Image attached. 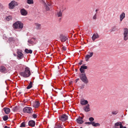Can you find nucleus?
<instances>
[{"mask_svg":"<svg viewBox=\"0 0 128 128\" xmlns=\"http://www.w3.org/2000/svg\"><path fill=\"white\" fill-rule=\"evenodd\" d=\"M20 75L24 78L29 77L30 75V69L28 67L26 68L24 71L20 73Z\"/></svg>","mask_w":128,"mask_h":128,"instance_id":"1","label":"nucleus"},{"mask_svg":"<svg viewBox=\"0 0 128 128\" xmlns=\"http://www.w3.org/2000/svg\"><path fill=\"white\" fill-rule=\"evenodd\" d=\"M23 24L20 21H17L13 24V27L15 29H22L23 28Z\"/></svg>","mask_w":128,"mask_h":128,"instance_id":"2","label":"nucleus"},{"mask_svg":"<svg viewBox=\"0 0 128 128\" xmlns=\"http://www.w3.org/2000/svg\"><path fill=\"white\" fill-rule=\"evenodd\" d=\"M123 40L125 41L128 40V29L125 28H124L123 34Z\"/></svg>","mask_w":128,"mask_h":128,"instance_id":"3","label":"nucleus"},{"mask_svg":"<svg viewBox=\"0 0 128 128\" xmlns=\"http://www.w3.org/2000/svg\"><path fill=\"white\" fill-rule=\"evenodd\" d=\"M80 78L82 82L85 84H87L88 83V80L84 73H82L80 74Z\"/></svg>","mask_w":128,"mask_h":128,"instance_id":"4","label":"nucleus"},{"mask_svg":"<svg viewBox=\"0 0 128 128\" xmlns=\"http://www.w3.org/2000/svg\"><path fill=\"white\" fill-rule=\"evenodd\" d=\"M18 4L14 0L12 1L9 4V8L10 9H13L15 6H17Z\"/></svg>","mask_w":128,"mask_h":128,"instance_id":"5","label":"nucleus"},{"mask_svg":"<svg viewBox=\"0 0 128 128\" xmlns=\"http://www.w3.org/2000/svg\"><path fill=\"white\" fill-rule=\"evenodd\" d=\"M23 111L24 112L30 114L32 113L33 110L31 108L26 107L24 108Z\"/></svg>","mask_w":128,"mask_h":128,"instance_id":"6","label":"nucleus"},{"mask_svg":"<svg viewBox=\"0 0 128 128\" xmlns=\"http://www.w3.org/2000/svg\"><path fill=\"white\" fill-rule=\"evenodd\" d=\"M6 71V68L4 66H0V72L2 73H5Z\"/></svg>","mask_w":128,"mask_h":128,"instance_id":"7","label":"nucleus"},{"mask_svg":"<svg viewBox=\"0 0 128 128\" xmlns=\"http://www.w3.org/2000/svg\"><path fill=\"white\" fill-rule=\"evenodd\" d=\"M34 27L36 30H40L41 28V24L38 23H36L34 24Z\"/></svg>","mask_w":128,"mask_h":128,"instance_id":"8","label":"nucleus"},{"mask_svg":"<svg viewBox=\"0 0 128 128\" xmlns=\"http://www.w3.org/2000/svg\"><path fill=\"white\" fill-rule=\"evenodd\" d=\"M40 104L38 101L34 102L32 103V106L35 108H37L40 106Z\"/></svg>","mask_w":128,"mask_h":128,"instance_id":"9","label":"nucleus"},{"mask_svg":"<svg viewBox=\"0 0 128 128\" xmlns=\"http://www.w3.org/2000/svg\"><path fill=\"white\" fill-rule=\"evenodd\" d=\"M87 68V66H84V65H83L82 66H81L80 68V70L81 72L82 73H84V69H86Z\"/></svg>","mask_w":128,"mask_h":128,"instance_id":"10","label":"nucleus"},{"mask_svg":"<svg viewBox=\"0 0 128 128\" xmlns=\"http://www.w3.org/2000/svg\"><path fill=\"white\" fill-rule=\"evenodd\" d=\"M35 40V38H32L30 40H28V45L30 46L32 45H33L34 43V40Z\"/></svg>","mask_w":128,"mask_h":128,"instance_id":"11","label":"nucleus"},{"mask_svg":"<svg viewBox=\"0 0 128 128\" xmlns=\"http://www.w3.org/2000/svg\"><path fill=\"white\" fill-rule=\"evenodd\" d=\"M20 12L21 14L23 16H26L28 14L27 12L24 9H22L21 10Z\"/></svg>","mask_w":128,"mask_h":128,"instance_id":"12","label":"nucleus"},{"mask_svg":"<svg viewBox=\"0 0 128 128\" xmlns=\"http://www.w3.org/2000/svg\"><path fill=\"white\" fill-rule=\"evenodd\" d=\"M84 110L86 112H88L90 110L89 104H88L84 108Z\"/></svg>","mask_w":128,"mask_h":128,"instance_id":"13","label":"nucleus"},{"mask_svg":"<svg viewBox=\"0 0 128 128\" xmlns=\"http://www.w3.org/2000/svg\"><path fill=\"white\" fill-rule=\"evenodd\" d=\"M88 103V101L84 99H82L81 100L80 103L82 105H84L87 104Z\"/></svg>","mask_w":128,"mask_h":128,"instance_id":"14","label":"nucleus"},{"mask_svg":"<svg viewBox=\"0 0 128 128\" xmlns=\"http://www.w3.org/2000/svg\"><path fill=\"white\" fill-rule=\"evenodd\" d=\"M3 110L6 114H8L10 112V109L8 108H3Z\"/></svg>","mask_w":128,"mask_h":128,"instance_id":"15","label":"nucleus"},{"mask_svg":"<svg viewBox=\"0 0 128 128\" xmlns=\"http://www.w3.org/2000/svg\"><path fill=\"white\" fill-rule=\"evenodd\" d=\"M76 121L79 124H82L84 121L82 120V118L81 117H80L76 119Z\"/></svg>","mask_w":128,"mask_h":128,"instance_id":"16","label":"nucleus"},{"mask_svg":"<svg viewBox=\"0 0 128 128\" xmlns=\"http://www.w3.org/2000/svg\"><path fill=\"white\" fill-rule=\"evenodd\" d=\"M35 122L34 120H30L28 122L29 125L32 127L34 126L35 125Z\"/></svg>","mask_w":128,"mask_h":128,"instance_id":"17","label":"nucleus"},{"mask_svg":"<svg viewBox=\"0 0 128 128\" xmlns=\"http://www.w3.org/2000/svg\"><path fill=\"white\" fill-rule=\"evenodd\" d=\"M125 14L124 12H123L120 15V21H122L123 19L125 18Z\"/></svg>","mask_w":128,"mask_h":128,"instance_id":"18","label":"nucleus"},{"mask_svg":"<svg viewBox=\"0 0 128 128\" xmlns=\"http://www.w3.org/2000/svg\"><path fill=\"white\" fill-rule=\"evenodd\" d=\"M98 37L99 36L98 34H94L92 37V40L94 41L96 39L98 38Z\"/></svg>","mask_w":128,"mask_h":128,"instance_id":"19","label":"nucleus"},{"mask_svg":"<svg viewBox=\"0 0 128 128\" xmlns=\"http://www.w3.org/2000/svg\"><path fill=\"white\" fill-rule=\"evenodd\" d=\"M92 125L94 126H100V124L98 123H95V122H92Z\"/></svg>","mask_w":128,"mask_h":128,"instance_id":"20","label":"nucleus"},{"mask_svg":"<svg viewBox=\"0 0 128 128\" xmlns=\"http://www.w3.org/2000/svg\"><path fill=\"white\" fill-rule=\"evenodd\" d=\"M60 38L62 42H64V36L63 34H60Z\"/></svg>","mask_w":128,"mask_h":128,"instance_id":"21","label":"nucleus"},{"mask_svg":"<svg viewBox=\"0 0 128 128\" xmlns=\"http://www.w3.org/2000/svg\"><path fill=\"white\" fill-rule=\"evenodd\" d=\"M21 50H18L17 52L18 56H22L23 54Z\"/></svg>","mask_w":128,"mask_h":128,"instance_id":"22","label":"nucleus"},{"mask_svg":"<svg viewBox=\"0 0 128 128\" xmlns=\"http://www.w3.org/2000/svg\"><path fill=\"white\" fill-rule=\"evenodd\" d=\"M24 51L25 52L28 54H31L32 52V51L31 50H28L27 49H25Z\"/></svg>","mask_w":128,"mask_h":128,"instance_id":"23","label":"nucleus"},{"mask_svg":"<svg viewBox=\"0 0 128 128\" xmlns=\"http://www.w3.org/2000/svg\"><path fill=\"white\" fill-rule=\"evenodd\" d=\"M60 120L63 122L64 121V114H63L59 116Z\"/></svg>","mask_w":128,"mask_h":128,"instance_id":"24","label":"nucleus"},{"mask_svg":"<svg viewBox=\"0 0 128 128\" xmlns=\"http://www.w3.org/2000/svg\"><path fill=\"white\" fill-rule=\"evenodd\" d=\"M68 112H66L64 113V121L68 119Z\"/></svg>","mask_w":128,"mask_h":128,"instance_id":"25","label":"nucleus"},{"mask_svg":"<svg viewBox=\"0 0 128 128\" xmlns=\"http://www.w3.org/2000/svg\"><path fill=\"white\" fill-rule=\"evenodd\" d=\"M32 82H30L28 85L27 87V89H29L32 87Z\"/></svg>","mask_w":128,"mask_h":128,"instance_id":"26","label":"nucleus"},{"mask_svg":"<svg viewBox=\"0 0 128 128\" xmlns=\"http://www.w3.org/2000/svg\"><path fill=\"white\" fill-rule=\"evenodd\" d=\"M27 2L29 4H32L34 3L33 0H27Z\"/></svg>","mask_w":128,"mask_h":128,"instance_id":"27","label":"nucleus"},{"mask_svg":"<svg viewBox=\"0 0 128 128\" xmlns=\"http://www.w3.org/2000/svg\"><path fill=\"white\" fill-rule=\"evenodd\" d=\"M122 124L121 122H117L115 123V126H121Z\"/></svg>","mask_w":128,"mask_h":128,"instance_id":"28","label":"nucleus"},{"mask_svg":"<svg viewBox=\"0 0 128 128\" xmlns=\"http://www.w3.org/2000/svg\"><path fill=\"white\" fill-rule=\"evenodd\" d=\"M118 112V111L117 110L113 111L112 112V113L113 114H116Z\"/></svg>","mask_w":128,"mask_h":128,"instance_id":"29","label":"nucleus"},{"mask_svg":"<svg viewBox=\"0 0 128 128\" xmlns=\"http://www.w3.org/2000/svg\"><path fill=\"white\" fill-rule=\"evenodd\" d=\"M8 117L7 116H6V115L4 116L3 117V120L4 121H6L8 120Z\"/></svg>","mask_w":128,"mask_h":128,"instance_id":"30","label":"nucleus"},{"mask_svg":"<svg viewBox=\"0 0 128 128\" xmlns=\"http://www.w3.org/2000/svg\"><path fill=\"white\" fill-rule=\"evenodd\" d=\"M25 122H23L21 124L20 126V127H25Z\"/></svg>","mask_w":128,"mask_h":128,"instance_id":"31","label":"nucleus"},{"mask_svg":"<svg viewBox=\"0 0 128 128\" xmlns=\"http://www.w3.org/2000/svg\"><path fill=\"white\" fill-rule=\"evenodd\" d=\"M57 15L58 17L62 15V12L60 11V12H58L57 14Z\"/></svg>","mask_w":128,"mask_h":128,"instance_id":"32","label":"nucleus"},{"mask_svg":"<svg viewBox=\"0 0 128 128\" xmlns=\"http://www.w3.org/2000/svg\"><path fill=\"white\" fill-rule=\"evenodd\" d=\"M63 128V126L62 125H61V126L56 125V126L55 127V128Z\"/></svg>","mask_w":128,"mask_h":128,"instance_id":"33","label":"nucleus"},{"mask_svg":"<svg viewBox=\"0 0 128 128\" xmlns=\"http://www.w3.org/2000/svg\"><path fill=\"white\" fill-rule=\"evenodd\" d=\"M12 18L10 16H7L6 18V20L7 21H9Z\"/></svg>","mask_w":128,"mask_h":128,"instance_id":"34","label":"nucleus"},{"mask_svg":"<svg viewBox=\"0 0 128 128\" xmlns=\"http://www.w3.org/2000/svg\"><path fill=\"white\" fill-rule=\"evenodd\" d=\"M93 52L89 53L88 54L86 55V56H92L93 55Z\"/></svg>","mask_w":128,"mask_h":128,"instance_id":"35","label":"nucleus"},{"mask_svg":"<svg viewBox=\"0 0 128 128\" xmlns=\"http://www.w3.org/2000/svg\"><path fill=\"white\" fill-rule=\"evenodd\" d=\"M91 56H85V59L86 61H88L90 58Z\"/></svg>","mask_w":128,"mask_h":128,"instance_id":"36","label":"nucleus"},{"mask_svg":"<svg viewBox=\"0 0 128 128\" xmlns=\"http://www.w3.org/2000/svg\"><path fill=\"white\" fill-rule=\"evenodd\" d=\"M89 120L90 122H93L94 120V118L92 117H90L89 118Z\"/></svg>","mask_w":128,"mask_h":128,"instance_id":"37","label":"nucleus"},{"mask_svg":"<svg viewBox=\"0 0 128 128\" xmlns=\"http://www.w3.org/2000/svg\"><path fill=\"white\" fill-rule=\"evenodd\" d=\"M92 122H86L85 123V124H92Z\"/></svg>","mask_w":128,"mask_h":128,"instance_id":"38","label":"nucleus"},{"mask_svg":"<svg viewBox=\"0 0 128 128\" xmlns=\"http://www.w3.org/2000/svg\"><path fill=\"white\" fill-rule=\"evenodd\" d=\"M65 42L66 44H67L66 45V46H67L68 44V42H69V40H66V42Z\"/></svg>","mask_w":128,"mask_h":128,"instance_id":"39","label":"nucleus"},{"mask_svg":"<svg viewBox=\"0 0 128 128\" xmlns=\"http://www.w3.org/2000/svg\"><path fill=\"white\" fill-rule=\"evenodd\" d=\"M69 40V39L68 38L67 36H64V42H66V40Z\"/></svg>","mask_w":128,"mask_h":128,"instance_id":"40","label":"nucleus"},{"mask_svg":"<svg viewBox=\"0 0 128 128\" xmlns=\"http://www.w3.org/2000/svg\"><path fill=\"white\" fill-rule=\"evenodd\" d=\"M32 116L34 118H37V115L35 114H33Z\"/></svg>","mask_w":128,"mask_h":128,"instance_id":"41","label":"nucleus"},{"mask_svg":"<svg viewBox=\"0 0 128 128\" xmlns=\"http://www.w3.org/2000/svg\"><path fill=\"white\" fill-rule=\"evenodd\" d=\"M93 19L94 20H96V14L93 16Z\"/></svg>","mask_w":128,"mask_h":128,"instance_id":"42","label":"nucleus"},{"mask_svg":"<svg viewBox=\"0 0 128 128\" xmlns=\"http://www.w3.org/2000/svg\"><path fill=\"white\" fill-rule=\"evenodd\" d=\"M46 9L47 10H50V8L47 5H46Z\"/></svg>","mask_w":128,"mask_h":128,"instance_id":"43","label":"nucleus"},{"mask_svg":"<svg viewBox=\"0 0 128 128\" xmlns=\"http://www.w3.org/2000/svg\"><path fill=\"white\" fill-rule=\"evenodd\" d=\"M62 55H63V52H64V46H63L62 47Z\"/></svg>","mask_w":128,"mask_h":128,"instance_id":"44","label":"nucleus"},{"mask_svg":"<svg viewBox=\"0 0 128 128\" xmlns=\"http://www.w3.org/2000/svg\"><path fill=\"white\" fill-rule=\"evenodd\" d=\"M14 39L12 38H10L9 40L10 41H12Z\"/></svg>","mask_w":128,"mask_h":128,"instance_id":"45","label":"nucleus"},{"mask_svg":"<svg viewBox=\"0 0 128 128\" xmlns=\"http://www.w3.org/2000/svg\"><path fill=\"white\" fill-rule=\"evenodd\" d=\"M47 4L49 6H51L52 4L50 2H48L47 3Z\"/></svg>","mask_w":128,"mask_h":128,"instance_id":"46","label":"nucleus"},{"mask_svg":"<svg viewBox=\"0 0 128 128\" xmlns=\"http://www.w3.org/2000/svg\"><path fill=\"white\" fill-rule=\"evenodd\" d=\"M120 128H126L125 126H123L122 124L121 126H120Z\"/></svg>","mask_w":128,"mask_h":128,"instance_id":"47","label":"nucleus"},{"mask_svg":"<svg viewBox=\"0 0 128 128\" xmlns=\"http://www.w3.org/2000/svg\"><path fill=\"white\" fill-rule=\"evenodd\" d=\"M23 56H18L17 58L18 59H21L22 58V57Z\"/></svg>","mask_w":128,"mask_h":128,"instance_id":"48","label":"nucleus"},{"mask_svg":"<svg viewBox=\"0 0 128 128\" xmlns=\"http://www.w3.org/2000/svg\"><path fill=\"white\" fill-rule=\"evenodd\" d=\"M79 80V79L78 78L76 80V82H77Z\"/></svg>","mask_w":128,"mask_h":128,"instance_id":"49","label":"nucleus"},{"mask_svg":"<svg viewBox=\"0 0 128 128\" xmlns=\"http://www.w3.org/2000/svg\"><path fill=\"white\" fill-rule=\"evenodd\" d=\"M4 128H10L9 127H8L7 126H5L4 127Z\"/></svg>","mask_w":128,"mask_h":128,"instance_id":"50","label":"nucleus"},{"mask_svg":"<svg viewBox=\"0 0 128 128\" xmlns=\"http://www.w3.org/2000/svg\"><path fill=\"white\" fill-rule=\"evenodd\" d=\"M2 5L0 3V8H2Z\"/></svg>","mask_w":128,"mask_h":128,"instance_id":"51","label":"nucleus"},{"mask_svg":"<svg viewBox=\"0 0 128 128\" xmlns=\"http://www.w3.org/2000/svg\"><path fill=\"white\" fill-rule=\"evenodd\" d=\"M81 61V62H82ZM82 64V62H81L79 63V64L80 65H81Z\"/></svg>","mask_w":128,"mask_h":128,"instance_id":"52","label":"nucleus"},{"mask_svg":"<svg viewBox=\"0 0 128 128\" xmlns=\"http://www.w3.org/2000/svg\"><path fill=\"white\" fill-rule=\"evenodd\" d=\"M84 85L81 87V88H83L84 87Z\"/></svg>","mask_w":128,"mask_h":128,"instance_id":"53","label":"nucleus"},{"mask_svg":"<svg viewBox=\"0 0 128 128\" xmlns=\"http://www.w3.org/2000/svg\"><path fill=\"white\" fill-rule=\"evenodd\" d=\"M115 128H119L117 126H115Z\"/></svg>","mask_w":128,"mask_h":128,"instance_id":"54","label":"nucleus"},{"mask_svg":"<svg viewBox=\"0 0 128 128\" xmlns=\"http://www.w3.org/2000/svg\"><path fill=\"white\" fill-rule=\"evenodd\" d=\"M98 10H97V9H96V12H97L98 11Z\"/></svg>","mask_w":128,"mask_h":128,"instance_id":"55","label":"nucleus"},{"mask_svg":"<svg viewBox=\"0 0 128 128\" xmlns=\"http://www.w3.org/2000/svg\"><path fill=\"white\" fill-rule=\"evenodd\" d=\"M64 51L66 50V48H65V47H64Z\"/></svg>","mask_w":128,"mask_h":128,"instance_id":"56","label":"nucleus"},{"mask_svg":"<svg viewBox=\"0 0 128 128\" xmlns=\"http://www.w3.org/2000/svg\"><path fill=\"white\" fill-rule=\"evenodd\" d=\"M14 56H16V55H15L14 54Z\"/></svg>","mask_w":128,"mask_h":128,"instance_id":"57","label":"nucleus"},{"mask_svg":"<svg viewBox=\"0 0 128 128\" xmlns=\"http://www.w3.org/2000/svg\"><path fill=\"white\" fill-rule=\"evenodd\" d=\"M66 77L65 78L64 77V78L65 79V78H66Z\"/></svg>","mask_w":128,"mask_h":128,"instance_id":"58","label":"nucleus"},{"mask_svg":"<svg viewBox=\"0 0 128 128\" xmlns=\"http://www.w3.org/2000/svg\"><path fill=\"white\" fill-rule=\"evenodd\" d=\"M79 0V1H80V0Z\"/></svg>","mask_w":128,"mask_h":128,"instance_id":"59","label":"nucleus"}]
</instances>
